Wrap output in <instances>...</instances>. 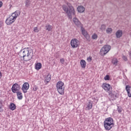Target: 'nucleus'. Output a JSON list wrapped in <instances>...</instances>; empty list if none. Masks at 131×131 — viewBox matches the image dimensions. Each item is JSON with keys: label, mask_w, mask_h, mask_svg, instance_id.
I'll return each mask as SVG.
<instances>
[{"label": "nucleus", "mask_w": 131, "mask_h": 131, "mask_svg": "<svg viewBox=\"0 0 131 131\" xmlns=\"http://www.w3.org/2000/svg\"><path fill=\"white\" fill-rule=\"evenodd\" d=\"M18 55L20 58H23L24 61L27 62V61H29L30 59H32L33 52H32L29 48H27L21 49L19 52Z\"/></svg>", "instance_id": "1"}, {"label": "nucleus", "mask_w": 131, "mask_h": 131, "mask_svg": "<svg viewBox=\"0 0 131 131\" xmlns=\"http://www.w3.org/2000/svg\"><path fill=\"white\" fill-rule=\"evenodd\" d=\"M66 5H63L62 9L67 14L69 19H72L73 16H75L76 12H75V9L74 7L72 6V5L69 3H67Z\"/></svg>", "instance_id": "2"}, {"label": "nucleus", "mask_w": 131, "mask_h": 131, "mask_svg": "<svg viewBox=\"0 0 131 131\" xmlns=\"http://www.w3.org/2000/svg\"><path fill=\"white\" fill-rule=\"evenodd\" d=\"M18 16H20V11L19 10H16L13 12L10 16L6 19L5 23L7 25H11V24H13Z\"/></svg>", "instance_id": "3"}, {"label": "nucleus", "mask_w": 131, "mask_h": 131, "mask_svg": "<svg viewBox=\"0 0 131 131\" xmlns=\"http://www.w3.org/2000/svg\"><path fill=\"white\" fill-rule=\"evenodd\" d=\"M114 121L112 117L105 118L104 121V127L106 130H110L114 126Z\"/></svg>", "instance_id": "4"}, {"label": "nucleus", "mask_w": 131, "mask_h": 131, "mask_svg": "<svg viewBox=\"0 0 131 131\" xmlns=\"http://www.w3.org/2000/svg\"><path fill=\"white\" fill-rule=\"evenodd\" d=\"M56 90L60 95H64L65 86L64 83L62 82V81H59L56 83Z\"/></svg>", "instance_id": "5"}, {"label": "nucleus", "mask_w": 131, "mask_h": 131, "mask_svg": "<svg viewBox=\"0 0 131 131\" xmlns=\"http://www.w3.org/2000/svg\"><path fill=\"white\" fill-rule=\"evenodd\" d=\"M110 50H111V46L108 45H104L100 51V55L101 56H105Z\"/></svg>", "instance_id": "6"}, {"label": "nucleus", "mask_w": 131, "mask_h": 131, "mask_svg": "<svg viewBox=\"0 0 131 131\" xmlns=\"http://www.w3.org/2000/svg\"><path fill=\"white\" fill-rule=\"evenodd\" d=\"M20 89L21 86H20V85L17 83L13 84L11 88V91L13 94H16L18 92H20Z\"/></svg>", "instance_id": "7"}, {"label": "nucleus", "mask_w": 131, "mask_h": 131, "mask_svg": "<svg viewBox=\"0 0 131 131\" xmlns=\"http://www.w3.org/2000/svg\"><path fill=\"white\" fill-rule=\"evenodd\" d=\"M71 46L73 49H75L79 46V41L77 39H72L71 41Z\"/></svg>", "instance_id": "8"}, {"label": "nucleus", "mask_w": 131, "mask_h": 131, "mask_svg": "<svg viewBox=\"0 0 131 131\" xmlns=\"http://www.w3.org/2000/svg\"><path fill=\"white\" fill-rule=\"evenodd\" d=\"M28 90H29V83L28 82H25L21 87V91H23L24 94H26Z\"/></svg>", "instance_id": "9"}, {"label": "nucleus", "mask_w": 131, "mask_h": 131, "mask_svg": "<svg viewBox=\"0 0 131 131\" xmlns=\"http://www.w3.org/2000/svg\"><path fill=\"white\" fill-rule=\"evenodd\" d=\"M102 88L104 90V91H106V92H109L110 91H111L112 88H111V85L109 84H107L106 83H103L102 85Z\"/></svg>", "instance_id": "10"}, {"label": "nucleus", "mask_w": 131, "mask_h": 131, "mask_svg": "<svg viewBox=\"0 0 131 131\" xmlns=\"http://www.w3.org/2000/svg\"><path fill=\"white\" fill-rule=\"evenodd\" d=\"M73 21L74 23V24H75V25H76V26H77L78 27H81V23L79 21V20H78V19L76 17H75L73 19Z\"/></svg>", "instance_id": "11"}, {"label": "nucleus", "mask_w": 131, "mask_h": 131, "mask_svg": "<svg viewBox=\"0 0 131 131\" xmlns=\"http://www.w3.org/2000/svg\"><path fill=\"white\" fill-rule=\"evenodd\" d=\"M110 96L111 97V100H112V101H114L115 100H116V98H118V93H111L110 94Z\"/></svg>", "instance_id": "12"}, {"label": "nucleus", "mask_w": 131, "mask_h": 131, "mask_svg": "<svg viewBox=\"0 0 131 131\" xmlns=\"http://www.w3.org/2000/svg\"><path fill=\"white\" fill-rule=\"evenodd\" d=\"M52 76L50 73H48L47 76L45 77V82L47 84L50 82Z\"/></svg>", "instance_id": "13"}, {"label": "nucleus", "mask_w": 131, "mask_h": 131, "mask_svg": "<svg viewBox=\"0 0 131 131\" xmlns=\"http://www.w3.org/2000/svg\"><path fill=\"white\" fill-rule=\"evenodd\" d=\"M86 109L87 110H91L93 108V101L92 100H89L88 103L86 104Z\"/></svg>", "instance_id": "14"}, {"label": "nucleus", "mask_w": 131, "mask_h": 131, "mask_svg": "<svg viewBox=\"0 0 131 131\" xmlns=\"http://www.w3.org/2000/svg\"><path fill=\"white\" fill-rule=\"evenodd\" d=\"M125 90L127 92L128 97L131 98L130 86L129 85H126Z\"/></svg>", "instance_id": "15"}, {"label": "nucleus", "mask_w": 131, "mask_h": 131, "mask_svg": "<svg viewBox=\"0 0 131 131\" xmlns=\"http://www.w3.org/2000/svg\"><path fill=\"white\" fill-rule=\"evenodd\" d=\"M77 11L78 13H83L85 11V8L82 6H79L77 8Z\"/></svg>", "instance_id": "16"}, {"label": "nucleus", "mask_w": 131, "mask_h": 131, "mask_svg": "<svg viewBox=\"0 0 131 131\" xmlns=\"http://www.w3.org/2000/svg\"><path fill=\"white\" fill-rule=\"evenodd\" d=\"M116 36L117 38H120L122 36V30H118L116 33Z\"/></svg>", "instance_id": "17"}, {"label": "nucleus", "mask_w": 131, "mask_h": 131, "mask_svg": "<svg viewBox=\"0 0 131 131\" xmlns=\"http://www.w3.org/2000/svg\"><path fill=\"white\" fill-rule=\"evenodd\" d=\"M17 96V99L18 100H22V99H23V95H22V92L18 91L16 93Z\"/></svg>", "instance_id": "18"}, {"label": "nucleus", "mask_w": 131, "mask_h": 131, "mask_svg": "<svg viewBox=\"0 0 131 131\" xmlns=\"http://www.w3.org/2000/svg\"><path fill=\"white\" fill-rule=\"evenodd\" d=\"M45 27L46 28V30H47L48 31H52V30H53V26L51 25H46Z\"/></svg>", "instance_id": "19"}, {"label": "nucleus", "mask_w": 131, "mask_h": 131, "mask_svg": "<svg viewBox=\"0 0 131 131\" xmlns=\"http://www.w3.org/2000/svg\"><path fill=\"white\" fill-rule=\"evenodd\" d=\"M80 65L82 68H85V66H86V62L85 60L82 59L80 61Z\"/></svg>", "instance_id": "20"}, {"label": "nucleus", "mask_w": 131, "mask_h": 131, "mask_svg": "<svg viewBox=\"0 0 131 131\" xmlns=\"http://www.w3.org/2000/svg\"><path fill=\"white\" fill-rule=\"evenodd\" d=\"M41 69V63L40 62H38L35 64V69L36 70H39V69Z\"/></svg>", "instance_id": "21"}, {"label": "nucleus", "mask_w": 131, "mask_h": 131, "mask_svg": "<svg viewBox=\"0 0 131 131\" xmlns=\"http://www.w3.org/2000/svg\"><path fill=\"white\" fill-rule=\"evenodd\" d=\"M10 110H12V111H14L16 109V104H15L14 103H11L10 105Z\"/></svg>", "instance_id": "22"}, {"label": "nucleus", "mask_w": 131, "mask_h": 131, "mask_svg": "<svg viewBox=\"0 0 131 131\" xmlns=\"http://www.w3.org/2000/svg\"><path fill=\"white\" fill-rule=\"evenodd\" d=\"M25 2L26 8H28V7H30V4H31V2L30 0H26Z\"/></svg>", "instance_id": "23"}, {"label": "nucleus", "mask_w": 131, "mask_h": 131, "mask_svg": "<svg viewBox=\"0 0 131 131\" xmlns=\"http://www.w3.org/2000/svg\"><path fill=\"white\" fill-rule=\"evenodd\" d=\"M112 62L113 64H114V65H115V66H117V63H118V60H117V58H113Z\"/></svg>", "instance_id": "24"}, {"label": "nucleus", "mask_w": 131, "mask_h": 131, "mask_svg": "<svg viewBox=\"0 0 131 131\" xmlns=\"http://www.w3.org/2000/svg\"><path fill=\"white\" fill-rule=\"evenodd\" d=\"M106 33H107V34H111V33H112V28H108L106 29Z\"/></svg>", "instance_id": "25"}, {"label": "nucleus", "mask_w": 131, "mask_h": 131, "mask_svg": "<svg viewBox=\"0 0 131 131\" xmlns=\"http://www.w3.org/2000/svg\"><path fill=\"white\" fill-rule=\"evenodd\" d=\"M81 30L82 31L83 35L84 36L88 33V32L85 31V30H84V29H83L82 27H81Z\"/></svg>", "instance_id": "26"}, {"label": "nucleus", "mask_w": 131, "mask_h": 131, "mask_svg": "<svg viewBox=\"0 0 131 131\" xmlns=\"http://www.w3.org/2000/svg\"><path fill=\"white\" fill-rule=\"evenodd\" d=\"M100 30H101L102 31H104V30H106V25H102L100 27Z\"/></svg>", "instance_id": "27"}, {"label": "nucleus", "mask_w": 131, "mask_h": 131, "mask_svg": "<svg viewBox=\"0 0 131 131\" xmlns=\"http://www.w3.org/2000/svg\"><path fill=\"white\" fill-rule=\"evenodd\" d=\"M3 101L0 100V112H3L4 111V110L3 109Z\"/></svg>", "instance_id": "28"}, {"label": "nucleus", "mask_w": 131, "mask_h": 131, "mask_svg": "<svg viewBox=\"0 0 131 131\" xmlns=\"http://www.w3.org/2000/svg\"><path fill=\"white\" fill-rule=\"evenodd\" d=\"M98 38V35L96 34H93L92 35V39H97Z\"/></svg>", "instance_id": "29"}, {"label": "nucleus", "mask_w": 131, "mask_h": 131, "mask_svg": "<svg viewBox=\"0 0 131 131\" xmlns=\"http://www.w3.org/2000/svg\"><path fill=\"white\" fill-rule=\"evenodd\" d=\"M104 79L105 80H110V76L108 75H106L104 78Z\"/></svg>", "instance_id": "30"}, {"label": "nucleus", "mask_w": 131, "mask_h": 131, "mask_svg": "<svg viewBox=\"0 0 131 131\" xmlns=\"http://www.w3.org/2000/svg\"><path fill=\"white\" fill-rule=\"evenodd\" d=\"M84 36L88 40L90 39V35H89L88 33L85 34V35H84Z\"/></svg>", "instance_id": "31"}, {"label": "nucleus", "mask_w": 131, "mask_h": 131, "mask_svg": "<svg viewBox=\"0 0 131 131\" xmlns=\"http://www.w3.org/2000/svg\"><path fill=\"white\" fill-rule=\"evenodd\" d=\"M122 59H123V60H124V61H127V57H126L124 55H123Z\"/></svg>", "instance_id": "32"}, {"label": "nucleus", "mask_w": 131, "mask_h": 131, "mask_svg": "<svg viewBox=\"0 0 131 131\" xmlns=\"http://www.w3.org/2000/svg\"><path fill=\"white\" fill-rule=\"evenodd\" d=\"M34 32H38V31H39L38 29H37V27L34 28Z\"/></svg>", "instance_id": "33"}, {"label": "nucleus", "mask_w": 131, "mask_h": 131, "mask_svg": "<svg viewBox=\"0 0 131 131\" xmlns=\"http://www.w3.org/2000/svg\"><path fill=\"white\" fill-rule=\"evenodd\" d=\"M60 61L61 63V64H64V62H65V60L64 59V58H61L60 59Z\"/></svg>", "instance_id": "34"}, {"label": "nucleus", "mask_w": 131, "mask_h": 131, "mask_svg": "<svg viewBox=\"0 0 131 131\" xmlns=\"http://www.w3.org/2000/svg\"><path fill=\"white\" fill-rule=\"evenodd\" d=\"M87 61H88L89 62H91L92 61V57L90 56L89 57H88Z\"/></svg>", "instance_id": "35"}, {"label": "nucleus", "mask_w": 131, "mask_h": 131, "mask_svg": "<svg viewBox=\"0 0 131 131\" xmlns=\"http://www.w3.org/2000/svg\"><path fill=\"white\" fill-rule=\"evenodd\" d=\"M37 90H38V88L36 87V86L33 88V91H34V92H36Z\"/></svg>", "instance_id": "36"}, {"label": "nucleus", "mask_w": 131, "mask_h": 131, "mask_svg": "<svg viewBox=\"0 0 131 131\" xmlns=\"http://www.w3.org/2000/svg\"><path fill=\"white\" fill-rule=\"evenodd\" d=\"M121 108L119 107V106H118V113H121Z\"/></svg>", "instance_id": "37"}, {"label": "nucleus", "mask_w": 131, "mask_h": 131, "mask_svg": "<svg viewBox=\"0 0 131 131\" xmlns=\"http://www.w3.org/2000/svg\"><path fill=\"white\" fill-rule=\"evenodd\" d=\"M2 7H3V2L0 1V8H2Z\"/></svg>", "instance_id": "38"}, {"label": "nucleus", "mask_w": 131, "mask_h": 131, "mask_svg": "<svg viewBox=\"0 0 131 131\" xmlns=\"http://www.w3.org/2000/svg\"><path fill=\"white\" fill-rule=\"evenodd\" d=\"M3 76V74H2V72H0V77H2Z\"/></svg>", "instance_id": "39"}, {"label": "nucleus", "mask_w": 131, "mask_h": 131, "mask_svg": "<svg viewBox=\"0 0 131 131\" xmlns=\"http://www.w3.org/2000/svg\"><path fill=\"white\" fill-rule=\"evenodd\" d=\"M2 24H0V28H2Z\"/></svg>", "instance_id": "40"}]
</instances>
